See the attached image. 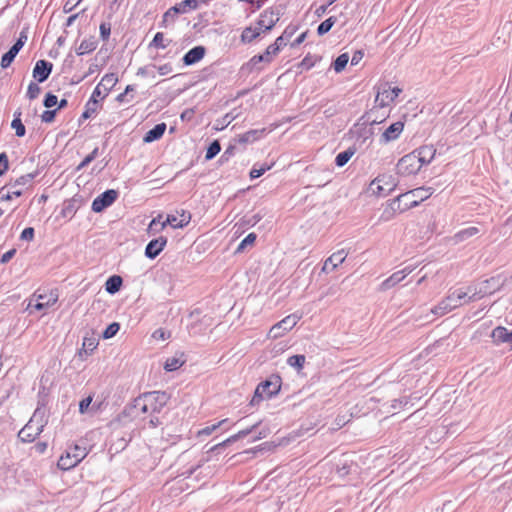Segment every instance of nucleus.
Segmentation results:
<instances>
[{
  "mask_svg": "<svg viewBox=\"0 0 512 512\" xmlns=\"http://www.w3.org/2000/svg\"><path fill=\"white\" fill-rule=\"evenodd\" d=\"M397 186V181L392 175L382 174L370 183V189L377 196H386Z\"/></svg>",
  "mask_w": 512,
  "mask_h": 512,
  "instance_id": "nucleus-8",
  "label": "nucleus"
},
{
  "mask_svg": "<svg viewBox=\"0 0 512 512\" xmlns=\"http://www.w3.org/2000/svg\"><path fill=\"white\" fill-rule=\"evenodd\" d=\"M169 398V395L164 391L146 392L134 400V408L142 414L160 413L168 403Z\"/></svg>",
  "mask_w": 512,
  "mask_h": 512,
  "instance_id": "nucleus-2",
  "label": "nucleus"
},
{
  "mask_svg": "<svg viewBox=\"0 0 512 512\" xmlns=\"http://www.w3.org/2000/svg\"><path fill=\"white\" fill-rule=\"evenodd\" d=\"M266 129H252L238 136V142L241 144L254 143L265 135Z\"/></svg>",
  "mask_w": 512,
  "mask_h": 512,
  "instance_id": "nucleus-28",
  "label": "nucleus"
},
{
  "mask_svg": "<svg viewBox=\"0 0 512 512\" xmlns=\"http://www.w3.org/2000/svg\"><path fill=\"white\" fill-rule=\"evenodd\" d=\"M275 55H277V48L269 45L263 54L254 55L242 68L251 72L257 69V65L261 62L270 63Z\"/></svg>",
  "mask_w": 512,
  "mask_h": 512,
  "instance_id": "nucleus-14",
  "label": "nucleus"
},
{
  "mask_svg": "<svg viewBox=\"0 0 512 512\" xmlns=\"http://www.w3.org/2000/svg\"><path fill=\"white\" fill-rule=\"evenodd\" d=\"M99 30H100V36L101 38L106 41L108 40L110 34H111V25L110 23H107V22H103L100 24V27H99Z\"/></svg>",
  "mask_w": 512,
  "mask_h": 512,
  "instance_id": "nucleus-57",
  "label": "nucleus"
},
{
  "mask_svg": "<svg viewBox=\"0 0 512 512\" xmlns=\"http://www.w3.org/2000/svg\"><path fill=\"white\" fill-rule=\"evenodd\" d=\"M120 329V325L117 322H113L104 330L102 336L104 339H110L114 337Z\"/></svg>",
  "mask_w": 512,
  "mask_h": 512,
  "instance_id": "nucleus-48",
  "label": "nucleus"
},
{
  "mask_svg": "<svg viewBox=\"0 0 512 512\" xmlns=\"http://www.w3.org/2000/svg\"><path fill=\"white\" fill-rule=\"evenodd\" d=\"M401 91L398 87L384 88L381 92H378L375 102L379 103L380 107L387 106L399 96Z\"/></svg>",
  "mask_w": 512,
  "mask_h": 512,
  "instance_id": "nucleus-20",
  "label": "nucleus"
},
{
  "mask_svg": "<svg viewBox=\"0 0 512 512\" xmlns=\"http://www.w3.org/2000/svg\"><path fill=\"white\" fill-rule=\"evenodd\" d=\"M348 61H349V56L347 53H343V54L339 55L333 62V68H334L335 72L339 73L342 70H344Z\"/></svg>",
  "mask_w": 512,
  "mask_h": 512,
  "instance_id": "nucleus-44",
  "label": "nucleus"
},
{
  "mask_svg": "<svg viewBox=\"0 0 512 512\" xmlns=\"http://www.w3.org/2000/svg\"><path fill=\"white\" fill-rule=\"evenodd\" d=\"M27 41V35L25 34L24 31H22L20 33V36L19 38L17 39V41L11 46L10 49L13 50V52H15L16 54L19 53V51L22 49V47L24 46V44L26 43Z\"/></svg>",
  "mask_w": 512,
  "mask_h": 512,
  "instance_id": "nucleus-55",
  "label": "nucleus"
},
{
  "mask_svg": "<svg viewBox=\"0 0 512 512\" xmlns=\"http://www.w3.org/2000/svg\"><path fill=\"white\" fill-rule=\"evenodd\" d=\"M221 150V146L218 140H214L207 148L205 159H213Z\"/></svg>",
  "mask_w": 512,
  "mask_h": 512,
  "instance_id": "nucleus-45",
  "label": "nucleus"
},
{
  "mask_svg": "<svg viewBox=\"0 0 512 512\" xmlns=\"http://www.w3.org/2000/svg\"><path fill=\"white\" fill-rule=\"evenodd\" d=\"M278 20L279 17L277 14L271 10H265L261 13L256 25L261 27L262 32H265L271 30Z\"/></svg>",
  "mask_w": 512,
  "mask_h": 512,
  "instance_id": "nucleus-23",
  "label": "nucleus"
},
{
  "mask_svg": "<svg viewBox=\"0 0 512 512\" xmlns=\"http://www.w3.org/2000/svg\"><path fill=\"white\" fill-rule=\"evenodd\" d=\"M191 10H196L195 0H183L164 13L163 22H173L178 14H185Z\"/></svg>",
  "mask_w": 512,
  "mask_h": 512,
  "instance_id": "nucleus-12",
  "label": "nucleus"
},
{
  "mask_svg": "<svg viewBox=\"0 0 512 512\" xmlns=\"http://www.w3.org/2000/svg\"><path fill=\"white\" fill-rule=\"evenodd\" d=\"M98 148H94L93 151L88 154L82 161L81 163L77 166V170H82L83 168H85L86 166H88L93 160L96 159V157L98 156Z\"/></svg>",
  "mask_w": 512,
  "mask_h": 512,
  "instance_id": "nucleus-49",
  "label": "nucleus"
},
{
  "mask_svg": "<svg viewBox=\"0 0 512 512\" xmlns=\"http://www.w3.org/2000/svg\"><path fill=\"white\" fill-rule=\"evenodd\" d=\"M33 238H34V228H32V227L25 228L20 235V239L24 240V241H32Z\"/></svg>",
  "mask_w": 512,
  "mask_h": 512,
  "instance_id": "nucleus-62",
  "label": "nucleus"
},
{
  "mask_svg": "<svg viewBox=\"0 0 512 512\" xmlns=\"http://www.w3.org/2000/svg\"><path fill=\"white\" fill-rule=\"evenodd\" d=\"M149 46L162 49L166 48L167 44L164 43V34L161 32H157L152 41L150 42Z\"/></svg>",
  "mask_w": 512,
  "mask_h": 512,
  "instance_id": "nucleus-53",
  "label": "nucleus"
},
{
  "mask_svg": "<svg viewBox=\"0 0 512 512\" xmlns=\"http://www.w3.org/2000/svg\"><path fill=\"white\" fill-rule=\"evenodd\" d=\"M166 124L165 123H159V124H156L152 129H150L148 132H146V134L144 135V142L145 143H151V142H154L158 139H160L165 130H166Z\"/></svg>",
  "mask_w": 512,
  "mask_h": 512,
  "instance_id": "nucleus-30",
  "label": "nucleus"
},
{
  "mask_svg": "<svg viewBox=\"0 0 512 512\" xmlns=\"http://www.w3.org/2000/svg\"><path fill=\"white\" fill-rule=\"evenodd\" d=\"M235 119V116L232 115V113H227L224 115L221 119H218L216 122V129L223 130L226 128L233 120Z\"/></svg>",
  "mask_w": 512,
  "mask_h": 512,
  "instance_id": "nucleus-50",
  "label": "nucleus"
},
{
  "mask_svg": "<svg viewBox=\"0 0 512 512\" xmlns=\"http://www.w3.org/2000/svg\"><path fill=\"white\" fill-rule=\"evenodd\" d=\"M57 110L58 109H54V110H45L42 115H41V119L43 122L45 123H50L54 120L55 116H56V113H57Z\"/></svg>",
  "mask_w": 512,
  "mask_h": 512,
  "instance_id": "nucleus-60",
  "label": "nucleus"
},
{
  "mask_svg": "<svg viewBox=\"0 0 512 512\" xmlns=\"http://www.w3.org/2000/svg\"><path fill=\"white\" fill-rule=\"evenodd\" d=\"M300 320L297 314H290L283 318L281 321L273 325L269 331V337L276 339L283 336L287 331H290Z\"/></svg>",
  "mask_w": 512,
  "mask_h": 512,
  "instance_id": "nucleus-10",
  "label": "nucleus"
},
{
  "mask_svg": "<svg viewBox=\"0 0 512 512\" xmlns=\"http://www.w3.org/2000/svg\"><path fill=\"white\" fill-rule=\"evenodd\" d=\"M191 216L189 213L182 212L180 218L175 215H168L166 220L161 223V229H164L167 225L172 228H183L190 222Z\"/></svg>",
  "mask_w": 512,
  "mask_h": 512,
  "instance_id": "nucleus-25",
  "label": "nucleus"
},
{
  "mask_svg": "<svg viewBox=\"0 0 512 512\" xmlns=\"http://www.w3.org/2000/svg\"><path fill=\"white\" fill-rule=\"evenodd\" d=\"M416 158L419 159L421 166L429 164L435 157L436 149L433 145H424L413 151Z\"/></svg>",
  "mask_w": 512,
  "mask_h": 512,
  "instance_id": "nucleus-24",
  "label": "nucleus"
},
{
  "mask_svg": "<svg viewBox=\"0 0 512 512\" xmlns=\"http://www.w3.org/2000/svg\"><path fill=\"white\" fill-rule=\"evenodd\" d=\"M83 347L86 353H91L97 347V342L94 338H84Z\"/></svg>",
  "mask_w": 512,
  "mask_h": 512,
  "instance_id": "nucleus-59",
  "label": "nucleus"
},
{
  "mask_svg": "<svg viewBox=\"0 0 512 512\" xmlns=\"http://www.w3.org/2000/svg\"><path fill=\"white\" fill-rule=\"evenodd\" d=\"M45 422L42 417L35 411L29 422L19 431L18 437L22 442H33L43 431Z\"/></svg>",
  "mask_w": 512,
  "mask_h": 512,
  "instance_id": "nucleus-5",
  "label": "nucleus"
},
{
  "mask_svg": "<svg viewBox=\"0 0 512 512\" xmlns=\"http://www.w3.org/2000/svg\"><path fill=\"white\" fill-rule=\"evenodd\" d=\"M413 151L404 155L399 159L396 165L397 174L401 176H408L412 174H416L421 169V163H419V159L416 158Z\"/></svg>",
  "mask_w": 512,
  "mask_h": 512,
  "instance_id": "nucleus-9",
  "label": "nucleus"
},
{
  "mask_svg": "<svg viewBox=\"0 0 512 512\" xmlns=\"http://www.w3.org/2000/svg\"><path fill=\"white\" fill-rule=\"evenodd\" d=\"M320 58L316 55L307 54L304 59L299 63V68L302 70L311 69Z\"/></svg>",
  "mask_w": 512,
  "mask_h": 512,
  "instance_id": "nucleus-43",
  "label": "nucleus"
},
{
  "mask_svg": "<svg viewBox=\"0 0 512 512\" xmlns=\"http://www.w3.org/2000/svg\"><path fill=\"white\" fill-rule=\"evenodd\" d=\"M227 421H228V419H223V420L219 421L217 424L206 426L205 428L198 431V435L199 436H202V435L208 436V435L212 434L217 428H219L224 423H226Z\"/></svg>",
  "mask_w": 512,
  "mask_h": 512,
  "instance_id": "nucleus-52",
  "label": "nucleus"
},
{
  "mask_svg": "<svg viewBox=\"0 0 512 512\" xmlns=\"http://www.w3.org/2000/svg\"><path fill=\"white\" fill-rule=\"evenodd\" d=\"M336 21H337V18L335 16H331V17L327 18L325 21H323L322 23H320V25L317 28L318 35L322 36V35L328 33L331 30V28L333 27V25L336 23Z\"/></svg>",
  "mask_w": 512,
  "mask_h": 512,
  "instance_id": "nucleus-41",
  "label": "nucleus"
},
{
  "mask_svg": "<svg viewBox=\"0 0 512 512\" xmlns=\"http://www.w3.org/2000/svg\"><path fill=\"white\" fill-rule=\"evenodd\" d=\"M433 192L434 190L431 187H418L400 194L388 204L382 219L390 220L397 211L404 212L418 206L422 201L428 199Z\"/></svg>",
  "mask_w": 512,
  "mask_h": 512,
  "instance_id": "nucleus-1",
  "label": "nucleus"
},
{
  "mask_svg": "<svg viewBox=\"0 0 512 512\" xmlns=\"http://www.w3.org/2000/svg\"><path fill=\"white\" fill-rule=\"evenodd\" d=\"M347 257V253L344 249H341L335 253H333L330 257L326 259L324 265L322 267V271L324 273H329L337 268L340 264L344 262Z\"/></svg>",
  "mask_w": 512,
  "mask_h": 512,
  "instance_id": "nucleus-21",
  "label": "nucleus"
},
{
  "mask_svg": "<svg viewBox=\"0 0 512 512\" xmlns=\"http://www.w3.org/2000/svg\"><path fill=\"white\" fill-rule=\"evenodd\" d=\"M457 307H459L457 301L454 299L453 295L449 293L447 297L441 300L439 304L432 309V313L437 316H443Z\"/></svg>",
  "mask_w": 512,
  "mask_h": 512,
  "instance_id": "nucleus-22",
  "label": "nucleus"
},
{
  "mask_svg": "<svg viewBox=\"0 0 512 512\" xmlns=\"http://www.w3.org/2000/svg\"><path fill=\"white\" fill-rule=\"evenodd\" d=\"M92 396H88L86 398H84L82 401H80L79 403V412L81 414H84L88 411V408L90 406V404L92 403Z\"/></svg>",
  "mask_w": 512,
  "mask_h": 512,
  "instance_id": "nucleus-61",
  "label": "nucleus"
},
{
  "mask_svg": "<svg viewBox=\"0 0 512 512\" xmlns=\"http://www.w3.org/2000/svg\"><path fill=\"white\" fill-rule=\"evenodd\" d=\"M167 244V238L160 236L151 240L145 248V256L149 259H155Z\"/></svg>",
  "mask_w": 512,
  "mask_h": 512,
  "instance_id": "nucleus-19",
  "label": "nucleus"
},
{
  "mask_svg": "<svg viewBox=\"0 0 512 512\" xmlns=\"http://www.w3.org/2000/svg\"><path fill=\"white\" fill-rule=\"evenodd\" d=\"M261 33H262L261 27H258L257 25H256V27H251V26L246 27L242 31L241 42L242 43H250L257 37H259Z\"/></svg>",
  "mask_w": 512,
  "mask_h": 512,
  "instance_id": "nucleus-33",
  "label": "nucleus"
},
{
  "mask_svg": "<svg viewBox=\"0 0 512 512\" xmlns=\"http://www.w3.org/2000/svg\"><path fill=\"white\" fill-rule=\"evenodd\" d=\"M118 192L114 189H108L97 196L92 202V210L94 212H102L111 206L117 199Z\"/></svg>",
  "mask_w": 512,
  "mask_h": 512,
  "instance_id": "nucleus-13",
  "label": "nucleus"
},
{
  "mask_svg": "<svg viewBox=\"0 0 512 512\" xmlns=\"http://www.w3.org/2000/svg\"><path fill=\"white\" fill-rule=\"evenodd\" d=\"M171 336V333L165 329H162V328H159L157 330H155L152 334V337L156 340H161V341H164V340H167L169 339Z\"/></svg>",
  "mask_w": 512,
  "mask_h": 512,
  "instance_id": "nucleus-56",
  "label": "nucleus"
},
{
  "mask_svg": "<svg viewBox=\"0 0 512 512\" xmlns=\"http://www.w3.org/2000/svg\"><path fill=\"white\" fill-rule=\"evenodd\" d=\"M355 154L354 148H348L345 151L340 152L336 158H335V164L338 167H343L348 163V161L352 158V156Z\"/></svg>",
  "mask_w": 512,
  "mask_h": 512,
  "instance_id": "nucleus-39",
  "label": "nucleus"
},
{
  "mask_svg": "<svg viewBox=\"0 0 512 512\" xmlns=\"http://www.w3.org/2000/svg\"><path fill=\"white\" fill-rule=\"evenodd\" d=\"M184 363L185 360L182 359V357H170L165 361L164 369L168 372H172L179 369Z\"/></svg>",
  "mask_w": 512,
  "mask_h": 512,
  "instance_id": "nucleus-40",
  "label": "nucleus"
},
{
  "mask_svg": "<svg viewBox=\"0 0 512 512\" xmlns=\"http://www.w3.org/2000/svg\"><path fill=\"white\" fill-rule=\"evenodd\" d=\"M8 169V157L6 153L0 154V176H2Z\"/></svg>",
  "mask_w": 512,
  "mask_h": 512,
  "instance_id": "nucleus-63",
  "label": "nucleus"
},
{
  "mask_svg": "<svg viewBox=\"0 0 512 512\" xmlns=\"http://www.w3.org/2000/svg\"><path fill=\"white\" fill-rule=\"evenodd\" d=\"M305 360L304 355H293L287 359V364L299 371L303 368Z\"/></svg>",
  "mask_w": 512,
  "mask_h": 512,
  "instance_id": "nucleus-42",
  "label": "nucleus"
},
{
  "mask_svg": "<svg viewBox=\"0 0 512 512\" xmlns=\"http://www.w3.org/2000/svg\"><path fill=\"white\" fill-rule=\"evenodd\" d=\"M491 282H494L493 278L480 283L479 288L469 286L467 291L457 289L450 291V293L453 295L454 299L457 301L458 306L460 307L464 302H472L480 299L484 295L491 294L494 291L488 287Z\"/></svg>",
  "mask_w": 512,
  "mask_h": 512,
  "instance_id": "nucleus-3",
  "label": "nucleus"
},
{
  "mask_svg": "<svg viewBox=\"0 0 512 512\" xmlns=\"http://www.w3.org/2000/svg\"><path fill=\"white\" fill-rule=\"evenodd\" d=\"M258 425H259V423H256V424L252 425L249 428H246V429H243V430L239 431L238 433L230 436L229 438H227L223 442L218 443L215 446H213L211 448V451H216L219 448L225 447V446H227V445H229L231 443H234V442H236V441L246 437L247 435L251 434L258 427Z\"/></svg>",
  "mask_w": 512,
  "mask_h": 512,
  "instance_id": "nucleus-26",
  "label": "nucleus"
},
{
  "mask_svg": "<svg viewBox=\"0 0 512 512\" xmlns=\"http://www.w3.org/2000/svg\"><path fill=\"white\" fill-rule=\"evenodd\" d=\"M256 234L255 233H249L238 245L237 252H242L247 246H251L254 244L256 240Z\"/></svg>",
  "mask_w": 512,
  "mask_h": 512,
  "instance_id": "nucleus-47",
  "label": "nucleus"
},
{
  "mask_svg": "<svg viewBox=\"0 0 512 512\" xmlns=\"http://www.w3.org/2000/svg\"><path fill=\"white\" fill-rule=\"evenodd\" d=\"M53 69V64L47 60H38L33 68V78L38 83L46 81Z\"/></svg>",
  "mask_w": 512,
  "mask_h": 512,
  "instance_id": "nucleus-16",
  "label": "nucleus"
},
{
  "mask_svg": "<svg viewBox=\"0 0 512 512\" xmlns=\"http://www.w3.org/2000/svg\"><path fill=\"white\" fill-rule=\"evenodd\" d=\"M274 165V162H270V163H256L253 165L251 171H250V178L251 179H256V178H259L260 176H262L266 171L270 170Z\"/></svg>",
  "mask_w": 512,
  "mask_h": 512,
  "instance_id": "nucleus-36",
  "label": "nucleus"
},
{
  "mask_svg": "<svg viewBox=\"0 0 512 512\" xmlns=\"http://www.w3.org/2000/svg\"><path fill=\"white\" fill-rule=\"evenodd\" d=\"M412 271H413V268H411L410 266H407V267L403 268L402 270H399V271L393 273L390 277H388L381 283V286H380L381 290L386 291V290L391 289L396 284H398L402 280H404L406 278V276H408Z\"/></svg>",
  "mask_w": 512,
  "mask_h": 512,
  "instance_id": "nucleus-17",
  "label": "nucleus"
},
{
  "mask_svg": "<svg viewBox=\"0 0 512 512\" xmlns=\"http://www.w3.org/2000/svg\"><path fill=\"white\" fill-rule=\"evenodd\" d=\"M27 41V35L25 34L24 31H22L20 33V36L19 38L17 39V41L11 46L10 49L13 50V52H15L16 54L19 53V51L22 49V47L24 46V44L26 43Z\"/></svg>",
  "mask_w": 512,
  "mask_h": 512,
  "instance_id": "nucleus-54",
  "label": "nucleus"
},
{
  "mask_svg": "<svg viewBox=\"0 0 512 512\" xmlns=\"http://www.w3.org/2000/svg\"><path fill=\"white\" fill-rule=\"evenodd\" d=\"M20 116V111H16L14 113V119L12 120L11 127L15 130L16 136L23 137L26 133V128L22 123Z\"/></svg>",
  "mask_w": 512,
  "mask_h": 512,
  "instance_id": "nucleus-38",
  "label": "nucleus"
},
{
  "mask_svg": "<svg viewBox=\"0 0 512 512\" xmlns=\"http://www.w3.org/2000/svg\"><path fill=\"white\" fill-rule=\"evenodd\" d=\"M40 92L41 88L39 87V85L35 82H30V84L28 85L26 95L30 100H34L39 96Z\"/></svg>",
  "mask_w": 512,
  "mask_h": 512,
  "instance_id": "nucleus-51",
  "label": "nucleus"
},
{
  "mask_svg": "<svg viewBox=\"0 0 512 512\" xmlns=\"http://www.w3.org/2000/svg\"><path fill=\"white\" fill-rule=\"evenodd\" d=\"M35 174L29 173L18 177L13 184H11L10 190H6L5 187L0 189V199L2 201H9L13 197H20L23 194V187L29 185L34 179Z\"/></svg>",
  "mask_w": 512,
  "mask_h": 512,
  "instance_id": "nucleus-7",
  "label": "nucleus"
},
{
  "mask_svg": "<svg viewBox=\"0 0 512 512\" xmlns=\"http://www.w3.org/2000/svg\"><path fill=\"white\" fill-rule=\"evenodd\" d=\"M99 108V99L91 95L89 100L85 104L84 112L81 115V119H89L97 113Z\"/></svg>",
  "mask_w": 512,
  "mask_h": 512,
  "instance_id": "nucleus-31",
  "label": "nucleus"
},
{
  "mask_svg": "<svg viewBox=\"0 0 512 512\" xmlns=\"http://www.w3.org/2000/svg\"><path fill=\"white\" fill-rule=\"evenodd\" d=\"M87 454L85 447L75 444L70 446L65 454L59 458L57 465L61 470H70L77 466Z\"/></svg>",
  "mask_w": 512,
  "mask_h": 512,
  "instance_id": "nucleus-4",
  "label": "nucleus"
},
{
  "mask_svg": "<svg viewBox=\"0 0 512 512\" xmlns=\"http://www.w3.org/2000/svg\"><path fill=\"white\" fill-rule=\"evenodd\" d=\"M122 285V278L118 275H113L108 278L105 283V289L110 294H115L118 292Z\"/></svg>",
  "mask_w": 512,
  "mask_h": 512,
  "instance_id": "nucleus-37",
  "label": "nucleus"
},
{
  "mask_svg": "<svg viewBox=\"0 0 512 512\" xmlns=\"http://www.w3.org/2000/svg\"><path fill=\"white\" fill-rule=\"evenodd\" d=\"M97 48V41L94 38L84 39L76 49L78 55L93 52Z\"/></svg>",
  "mask_w": 512,
  "mask_h": 512,
  "instance_id": "nucleus-35",
  "label": "nucleus"
},
{
  "mask_svg": "<svg viewBox=\"0 0 512 512\" xmlns=\"http://www.w3.org/2000/svg\"><path fill=\"white\" fill-rule=\"evenodd\" d=\"M404 123L401 121H397L392 123L381 135L380 143L387 144L399 138L400 134L403 132Z\"/></svg>",
  "mask_w": 512,
  "mask_h": 512,
  "instance_id": "nucleus-18",
  "label": "nucleus"
},
{
  "mask_svg": "<svg viewBox=\"0 0 512 512\" xmlns=\"http://www.w3.org/2000/svg\"><path fill=\"white\" fill-rule=\"evenodd\" d=\"M205 47L203 46H195L192 49H190L184 56H183V63L186 66H191L199 62L203 57L205 56Z\"/></svg>",
  "mask_w": 512,
  "mask_h": 512,
  "instance_id": "nucleus-27",
  "label": "nucleus"
},
{
  "mask_svg": "<svg viewBox=\"0 0 512 512\" xmlns=\"http://www.w3.org/2000/svg\"><path fill=\"white\" fill-rule=\"evenodd\" d=\"M57 103H58V98L56 95H54L52 93L46 94L44 101H43V105L46 108H51V107L55 106Z\"/></svg>",
  "mask_w": 512,
  "mask_h": 512,
  "instance_id": "nucleus-58",
  "label": "nucleus"
},
{
  "mask_svg": "<svg viewBox=\"0 0 512 512\" xmlns=\"http://www.w3.org/2000/svg\"><path fill=\"white\" fill-rule=\"evenodd\" d=\"M478 232H479V229L474 226L460 230L459 232H457L454 235V237H453L454 242L455 243L463 242V241L475 236L476 234H478Z\"/></svg>",
  "mask_w": 512,
  "mask_h": 512,
  "instance_id": "nucleus-34",
  "label": "nucleus"
},
{
  "mask_svg": "<svg viewBox=\"0 0 512 512\" xmlns=\"http://www.w3.org/2000/svg\"><path fill=\"white\" fill-rule=\"evenodd\" d=\"M280 390V378L275 377V379H269L264 382H261L256 388V394L259 396L263 394L266 399L271 398L276 395Z\"/></svg>",
  "mask_w": 512,
  "mask_h": 512,
  "instance_id": "nucleus-15",
  "label": "nucleus"
},
{
  "mask_svg": "<svg viewBox=\"0 0 512 512\" xmlns=\"http://www.w3.org/2000/svg\"><path fill=\"white\" fill-rule=\"evenodd\" d=\"M408 404V398L406 396L401 397L399 399H395L392 401L391 407L396 410L401 408L402 406H406Z\"/></svg>",
  "mask_w": 512,
  "mask_h": 512,
  "instance_id": "nucleus-64",
  "label": "nucleus"
},
{
  "mask_svg": "<svg viewBox=\"0 0 512 512\" xmlns=\"http://www.w3.org/2000/svg\"><path fill=\"white\" fill-rule=\"evenodd\" d=\"M17 56V54L15 52H13L12 49H9L1 58V67L3 69L5 68H8L11 63L14 61L15 57Z\"/></svg>",
  "mask_w": 512,
  "mask_h": 512,
  "instance_id": "nucleus-46",
  "label": "nucleus"
},
{
  "mask_svg": "<svg viewBox=\"0 0 512 512\" xmlns=\"http://www.w3.org/2000/svg\"><path fill=\"white\" fill-rule=\"evenodd\" d=\"M56 291L37 290L31 297L28 308L33 307L37 311H43L53 306L58 301Z\"/></svg>",
  "mask_w": 512,
  "mask_h": 512,
  "instance_id": "nucleus-6",
  "label": "nucleus"
},
{
  "mask_svg": "<svg viewBox=\"0 0 512 512\" xmlns=\"http://www.w3.org/2000/svg\"><path fill=\"white\" fill-rule=\"evenodd\" d=\"M118 77L115 73L105 74L98 85L92 92V95L98 99H104L108 96L109 92L117 84Z\"/></svg>",
  "mask_w": 512,
  "mask_h": 512,
  "instance_id": "nucleus-11",
  "label": "nucleus"
},
{
  "mask_svg": "<svg viewBox=\"0 0 512 512\" xmlns=\"http://www.w3.org/2000/svg\"><path fill=\"white\" fill-rule=\"evenodd\" d=\"M492 338L497 343H507L512 346V331L507 328L499 326L492 331Z\"/></svg>",
  "mask_w": 512,
  "mask_h": 512,
  "instance_id": "nucleus-29",
  "label": "nucleus"
},
{
  "mask_svg": "<svg viewBox=\"0 0 512 512\" xmlns=\"http://www.w3.org/2000/svg\"><path fill=\"white\" fill-rule=\"evenodd\" d=\"M79 208V201L76 199H69L63 203L61 215L64 218L71 219Z\"/></svg>",
  "mask_w": 512,
  "mask_h": 512,
  "instance_id": "nucleus-32",
  "label": "nucleus"
}]
</instances>
